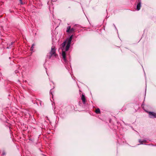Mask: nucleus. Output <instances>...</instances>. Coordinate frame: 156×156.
Wrapping results in <instances>:
<instances>
[{
    "label": "nucleus",
    "mask_w": 156,
    "mask_h": 156,
    "mask_svg": "<svg viewBox=\"0 0 156 156\" xmlns=\"http://www.w3.org/2000/svg\"><path fill=\"white\" fill-rule=\"evenodd\" d=\"M95 112L97 114L100 113V110L98 108L96 109L95 111Z\"/></svg>",
    "instance_id": "9d476101"
},
{
    "label": "nucleus",
    "mask_w": 156,
    "mask_h": 156,
    "mask_svg": "<svg viewBox=\"0 0 156 156\" xmlns=\"http://www.w3.org/2000/svg\"><path fill=\"white\" fill-rule=\"evenodd\" d=\"M55 49H51V51L48 53L47 56L49 59L51 60L54 59L57 55L55 53Z\"/></svg>",
    "instance_id": "f03ea898"
},
{
    "label": "nucleus",
    "mask_w": 156,
    "mask_h": 156,
    "mask_svg": "<svg viewBox=\"0 0 156 156\" xmlns=\"http://www.w3.org/2000/svg\"><path fill=\"white\" fill-rule=\"evenodd\" d=\"M68 50V49H62V56L64 62L65 63H66L67 62L66 59V56L67 54Z\"/></svg>",
    "instance_id": "7ed1b4c3"
},
{
    "label": "nucleus",
    "mask_w": 156,
    "mask_h": 156,
    "mask_svg": "<svg viewBox=\"0 0 156 156\" xmlns=\"http://www.w3.org/2000/svg\"><path fill=\"white\" fill-rule=\"evenodd\" d=\"M34 44H33V45H32V46L31 47V48H30V49H32L33 48H34V47H33V46H34Z\"/></svg>",
    "instance_id": "f8f14e48"
},
{
    "label": "nucleus",
    "mask_w": 156,
    "mask_h": 156,
    "mask_svg": "<svg viewBox=\"0 0 156 156\" xmlns=\"http://www.w3.org/2000/svg\"><path fill=\"white\" fill-rule=\"evenodd\" d=\"M33 49H30V51H31V50H32V51H33Z\"/></svg>",
    "instance_id": "4468645a"
},
{
    "label": "nucleus",
    "mask_w": 156,
    "mask_h": 156,
    "mask_svg": "<svg viewBox=\"0 0 156 156\" xmlns=\"http://www.w3.org/2000/svg\"><path fill=\"white\" fill-rule=\"evenodd\" d=\"M20 0V3L21 4H23L22 2V0Z\"/></svg>",
    "instance_id": "9b49d317"
},
{
    "label": "nucleus",
    "mask_w": 156,
    "mask_h": 156,
    "mask_svg": "<svg viewBox=\"0 0 156 156\" xmlns=\"http://www.w3.org/2000/svg\"><path fill=\"white\" fill-rule=\"evenodd\" d=\"M66 32L69 33H72L75 31V29L73 28H71L70 26H69L67 27Z\"/></svg>",
    "instance_id": "20e7f679"
},
{
    "label": "nucleus",
    "mask_w": 156,
    "mask_h": 156,
    "mask_svg": "<svg viewBox=\"0 0 156 156\" xmlns=\"http://www.w3.org/2000/svg\"><path fill=\"white\" fill-rule=\"evenodd\" d=\"M51 49H54V48H51Z\"/></svg>",
    "instance_id": "2eb2a0df"
},
{
    "label": "nucleus",
    "mask_w": 156,
    "mask_h": 156,
    "mask_svg": "<svg viewBox=\"0 0 156 156\" xmlns=\"http://www.w3.org/2000/svg\"><path fill=\"white\" fill-rule=\"evenodd\" d=\"M141 7V2H139L137 4L136 6V9L137 10H139L140 8Z\"/></svg>",
    "instance_id": "0eeeda50"
},
{
    "label": "nucleus",
    "mask_w": 156,
    "mask_h": 156,
    "mask_svg": "<svg viewBox=\"0 0 156 156\" xmlns=\"http://www.w3.org/2000/svg\"><path fill=\"white\" fill-rule=\"evenodd\" d=\"M14 42H12L11 43V45L10 44L9 45V46H7V48H12L13 47V44H14Z\"/></svg>",
    "instance_id": "6e6552de"
},
{
    "label": "nucleus",
    "mask_w": 156,
    "mask_h": 156,
    "mask_svg": "<svg viewBox=\"0 0 156 156\" xmlns=\"http://www.w3.org/2000/svg\"><path fill=\"white\" fill-rule=\"evenodd\" d=\"M33 49H30V51H31V50H32V51H33Z\"/></svg>",
    "instance_id": "ddd939ff"
},
{
    "label": "nucleus",
    "mask_w": 156,
    "mask_h": 156,
    "mask_svg": "<svg viewBox=\"0 0 156 156\" xmlns=\"http://www.w3.org/2000/svg\"><path fill=\"white\" fill-rule=\"evenodd\" d=\"M139 141L140 143V144H143V143H144L146 142V140H139Z\"/></svg>",
    "instance_id": "1a4fd4ad"
},
{
    "label": "nucleus",
    "mask_w": 156,
    "mask_h": 156,
    "mask_svg": "<svg viewBox=\"0 0 156 156\" xmlns=\"http://www.w3.org/2000/svg\"><path fill=\"white\" fill-rule=\"evenodd\" d=\"M81 99L84 104H85L86 102V98L85 96L83 94H82L81 97Z\"/></svg>",
    "instance_id": "423d86ee"
},
{
    "label": "nucleus",
    "mask_w": 156,
    "mask_h": 156,
    "mask_svg": "<svg viewBox=\"0 0 156 156\" xmlns=\"http://www.w3.org/2000/svg\"><path fill=\"white\" fill-rule=\"evenodd\" d=\"M149 114V117L150 118H156V113L154 112H147Z\"/></svg>",
    "instance_id": "39448f33"
},
{
    "label": "nucleus",
    "mask_w": 156,
    "mask_h": 156,
    "mask_svg": "<svg viewBox=\"0 0 156 156\" xmlns=\"http://www.w3.org/2000/svg\"><path fill=\"white\" fill-rule=\"evenodd\" d=\"M73 37V35H71L69 38L64 42L61 44V47L64 48L66 46L65 49H69L70 47L71 41Z\"/></svg>",
    "instance_id": "f257e3e1"
}]
</instances>
